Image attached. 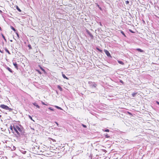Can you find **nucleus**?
I'll use <instances>...</instances> for the list:
<instances>
[{
	"label": "nucleus",
	"instance_id": "1",
	"mask_svg": "<svg viewBox=\"0 0 159 159\" xmlns=\"http://www.w3.org/2000/svg\"><path fill=\"white\" fill-rule=\"evenodd\" d=\"M13 129L17 133V134L19 135L20 133H19V132H21V129L17 125H15L13 126Z\"/></svg>",
	"mask_w": 159,
	"mask_h": 159
},
{
	"label": "nucleus",
	"instance_id": "2",
	"mask_svg": "<svg viewBox=\"0 0 159 159\" xmlns=\"http://www.w3.org/2000/svg\"><path fill=\"white\" fill-rule=\"evenodd\" d=\"M0 107L6 110H8L9 111H11L12 110L11 108H9L7 106L4 104L0 105Z\"/></svg>",
	"mask_w": 159,
	"mask_h": 159
},
{
	"label": "nucleus",
	"instance_id": "3",
	"mask_svg": "<svg viewBox=\"0 0 159 159\" xmlns=\"http://www.w3.org/2000/svg\"><path fill=\"white\" fill-rule=\"evenodd\" d=\"M104 52H105V53L106 54V55L108 57H111V54L107 50H104Z\"/></svg>",
	"mask_w": 159,
	"mask_h": 159
},
{
	"label": "nucleus",
	"instance_id": "4",
	"mask_svg": "<svg viewBox=\"0 0 159 159\" xmlns=\"http://www.w3.org/2000/svg\"><path fill=\"white\" fill-rule=\"evenodd\" d=\"M86 32L90 36L91 38L93 39V36L92 35V34L88 30H86Z\"/></svg>",
	"mask_w": 159,
	"mask_h": 159
},
{
	"label": "nucleus",
	"instance_id": "5",
	"mask_svg": "<svg viewBox=\"0 0 159 159\" xmlns=\"http://www.w3.org/2000/svg\"><path fill=\"white\" fill-rule=\"evenodd\" d=\"M62 75L63 77L64 78L66 79L67 80L69 79L63 73V72H62Z\"/></svg>",
	"mask_w": 159,
	"mask_h": 159
},
{
	"label": "nucleus",
	"instance_id": "6",
	"mask_svg": "<svg viewBox=\"0 0 159 159\" xmlns=\"http://www.w3.org/2000/svg\"><path fill=\"white\" fill-rule=\"evenodd\" d=\"M136 50L139 52H144V51L143 50H142V49H141L140 48H137L136 49Z\"/></svg>",
	"mask_w": 159,
	"mask_h": 159
},
{
	"label": "nucleus",
	"instance_id": "7",
	"mask_svg": "<svg viewBox=\"0 0 159 159\" xmlns=\"http://www.w3.org/2000/svg\"><path fill=\"white\" fill-rule=\"evenodd\" d=\"M57 87L60 90V91H62V89L60 86L57 85Z\"/></svg>",
	"mask_w": 159,
	"mask_h": 159
},
{
	"label": "nucleus",
	"instance_id": "8",
	"mask_svg": "<svg viewBox=\"0 0 159 159\" xmlns=\"http://www.w3.org/2000/svg\"><path fill=\"white\" fill-rule=\"evenodd\" d=\"M13 64H14V66L15 67V68H16V69H17L18 65H17V63H14Z\"/></svg>",
	"mask_w": 159,
	"mask_h": 159
},
{
	"label": "nucleus",
	"instance_id": "9",
	"mask_svg": "<svg viewBox=\"0 0 159 159\" xmlns=\"http://www.w3.org/2000/svg\"><path fill=\"white\" fill-rule=\"evenodd\" d=\"M37 108H40V107L36 103H34L33 104Z\"/></svg>",
	"mask_w": 159,
	"mask_h": 159
},
{
	"label": "nucleus",
	"instance_id": "10",
	"mask_svg": "<svg viewBox=\"0 0 159 159\" xmlns=\"http://www.w3.org/2000/svg\"><path fill=\"white\" fill-rule=\"evenodd\" d=\"M48 139H49V140H52L53 142H56V141L55 139H52L51 138H49Z\"/></svg>",
	"mask_w": 159,
	"mask_h": 159
},
{
	"label": "nucleus",
	"instance_id": "11",
	"mask_svg": "<svg viewBox=\"0 0 159 159\" xmlns=\"http://www.w3.org/2000/svg\"><path fill=\"white\" fill-rule=\"evenodd\" d=\"M11 28L14 32H16V30H15V29L12 26H11Z\"/></svg>",
	"mask_w": 159,
	"mask_h": 159
},
{
	"label": "nucleus",
	"instance_id": "12",
	"mask_svg": "<svg viewBox=\"0 0 159 159\" xmlns=\"http://www.w3.org/2000/svg\"><path fill=\"white\" fill-rule=\"evenodd\" d=\"M5 51H6L7 52V53H8L9 54H11V53H10V52L7 49V48H6V49H5Z\"/></svg>",
	"mask_w": 159,
	"mask_h": 159
},
{
	"label": "nucleus",
	"instance_id": "13",
	"mask_svg": "<svg viewBox=\"0 0 159 159\" xmlns=\"http://www.w3.org/2000/svg\"><path fill=\"white\" fill-rule=\"evenodd\" d=\"M137 93H132V95L133 97H135L136 95L137 94Z\"/></svg>",
	"mask_w": 159,
	"mask_h": 159
},
{
	"label": "nucleus",
	"instance_id": "14",
	"mask_svg": "<svg viewBox=\"0 0 159 159\" xmlns=\"http://www.w3.org/2000/svg\"><path fill=\"white\" fill-rule=\"evenodd\" d=\"M2 36L3 38L4 39V40L6 41V42H7V40L6 39H5V36H4V35L2 34Z\"/></svg>",
	"mask_w": 159,
	"mask_h": 159
},
{
	"label": "nucleus",
	"instance_id": "15",
	"mask_svg": "<svg viewBox=\"0 0 159 159\" xmlns=\"http://www.w3.org/2000/svg\"><path fill=\"white\" fill-rule=\"evenodd\" d=\"M118 62L120 64H121L122 65H123L124 64L123 62L121 61H118Z\"/></svg>",
	"mask_w": 159,
	"mask_h": 159
},
{
	"label": "nucleus",
	"instance_id": "16",
	"mask_svg": "<svg viewBox=\"0 0 159 159\" xmlns=\"http://www.w3.org/2000/svg\"><path fill=\"white\" fill-rule=\"evenodd\" d=\"M121 33L123 35H124L125 37H126V36L124 33V32L123 31H121Z\"/></svg>",
	"mask_w": 159,
	"mask_h": 159
},
{
	"label": "nucleus",
	"instance_id": "17",
	"mask_svg": "<svg viewBox=\"0 0 159 159\" xmlns=\"http://www.w3.org/2000/svg\"><path fill=\"white\" fill-rule=\"evenodd\" d=\"M55 107L56 108H57L58 109H61H61H61V107H58V106H55Z\"/></svg>",
	"mask_w": 159,
	"mask_h": 159
},
{
	"label": "nucleus",
	"instance_id": "18",
	"mask_svg": "<svg viewBox=\"0 0 159 159\" xmlns=\"http://www.w3.org/2000/svg\"><path fill=\"white\" fill-rule=\"evenodd\" d=\"M16 8H17V10H18V11H19V12L21 11V10L17 6Z\"/></svg>",
	"mask_w": 159,
	"mask_h": 159
},
{
	"label": "nucleus",
	"instance_id": "19",
	"mask_svg": "<svg viewBox=\"0 0 159 159\" xmlns=\"http://www.w3.org/2000/svg\"><path fill=\"white\" fill-rule=\"evenodd\" d=\"M28 47L30 49H32V48L31 46V45L30 44H29L28 45Z\"/></svg>",
	"mask_w": 159,
	"mask_h": 159
},
{
	"label": "nucleus",
	"instance_id": "20",
	"mask_svg": "<svg viewBox=\"0 0 159 159\" xmlns=\"http://www.w3.org/2000/svg\"><path fill=\"white\" fill-rule=\"evenodd\" d=\"M105 137L107 138H109L110 137L108 135V134H106L105 135Z\"/></svg>",
	"mask_w": 159,
	"mask_h": 159
},
{
	"label": "nucleus",
	"instance_id": "21",
	"mask_svg": "<svg viewBox=\"0 0 159 159\" xmlns=\"http://www.w3.org/2000/svg\"><path fill=\"white\" fill-rule=\"evenodd\" d=\"M13 127L12 125H11L10 126V129L12 131H13Z\"/></svg>",
	"mask_w": 159,
	"mask_h": 159
},
{
	"label": "nucleus",
	"instance_id": "22",
	"mask_svg": "<svg viewBox=\"0 0 159 159\" xmlns=\"http://www.w3.org/2000/svg\"><path fill=\"white\" fill-rule=\"evenodd\" d=\"M105 132H109V130L108 129H106L104 130Z\"/></svg>",
	"mask_w": 159,
	"mask_h": 159
},
{
	"label": "nucleus",
	"instance_id": "23",
	"mask_svg": "<svg viewBox=\"0 0 159 159\" xmlns=\"http://www.w3.org/2000/svg\"><path fill=\"white\" fill-rule=\"evenodd\" d=\"M97 49L98 51H99L100 52H102V50H101L98 48H97Z\"/></svg>",
	"mask_w": 159,
	"mask_h": 159
},
{
	"label": "nucleus",
	"instance_id": "24",
	"mask_svg": "<svg viewBox=\"0 0 159 159\" xmlns=\"http://www.w3.org/2000/svg\"><path fill=\"white\" fill-rule=\"evenodd\" d=\"M29 118H30L31 120H33V121H34V120H33L32 118V117H31V116H30L29 115Z\"/></svg>",
	"mask_w": 159,
	"mask_h": 159
},
{
	"label": "nucleus",
	"instance_id": "25",
	"mask_svg": "<svg viewBox=\"0 0 159 159\" xmlns=\"http://www.w3.org/2000/svg\"><path fill=\"white\" fill-rule=\"evenodd\" d=\"M48 109H49V110H51V111H54V109H53V108H51V107H49V108H48Z\"/></svg>",
	"mask_w": 159,
	"mask_h": 159
},
{
	"label": "nucleus",
	"instance_id": "26",
	"mask_svg": "<svg viewBox=\"0 0 159 159\" xmlns=\"http://www.w3.org/2000/svg\"><path fill=\"white\" fill-rule=\"evenodd\" d=\"M129 2L128 1H125V4H128L129 3Z\"/></svg>",
	"mask_w": 159,
	"mask_h": 159
},
{
	"label": "nucleus",
	"instance_id": "27",
	"mask_svg": "<svg viewBox=\"0 0 159 159\" xmlns=\"http://www.w3.org/2000/svg\"><path fill=\"white\" fill-rule=\"evenodd\" d=\"M120 83H122V84H124V82H123V81L122 80H120Z\"/></svg>",
	"mask_w": 159,
	"mask_h": 159
},
{
	"label": "nucleus",
	"instance_id": "28",
	"mask_svg": "<svg viewBox=\"0 0 159 159\" xmlns=\"http://www.w3.org/2000/svg\"><path fill=\"white\" fill-rule=\"evenodd\" d=\"M82 126L84 128H86L87 126L84 124H82Z\"/></svg>",
	"mask_w": 159,
	"mask_h": 159
},
{
	"label": "nucleus",
	"instance_id": "29",
	"mask_svg": "<svg viewBox=\"0 0 159 159\" xmlns=\"http://www.w3.org/2000/svg\"><path fill=\"white\" fill-rule=\"evenodd\" d=\"M16 34L17 36V37L18 38H19V35L18 34L17 32H16Z\"/></svg>",
	"mask_w": 159,
	"mask_h": 159
},
{
	"label": "nucleus",
	"instance_id": "30",
	"mask_svg": "<svg viewBox=\"0 0 159 159\" xmlns=\"http://www.w3.org/2000/svg\"><path fill=\"white\" fill-rule=\"evenodd\" d=\"M39 66L41 70H44V69H43V68L40 66L39 65Z\"/></svg>",
	"mask_w": 159,
	"mask_h": 159
},
{
	"label": "nucleus",
	"instance_id": "31",
	"mask_svg": "<svg viewBox=\"0 0 159 159\" xmlns=\"http://www.w3.org/2000/svg\"><path fill=\"white\" fill-rule=\"evenodd\" d=\"M42 104L43 105H47V104H46L43 102H42Z\"/></svg>",
	"mask_w": 159,
	"mask_h": 159
},
{
	"label": "nucleus",
	"instance_id": "32",
	"mask_svg": "<svg viewBox=\"0 0 159 159\" xmlns=\"http://www.w3.org/2000/svg\"><path fill=\"white\" fill-rule=\"evenodd\" d=\"M40 74H41V72L40 71V70H36Z\"/></svg>",
	"mask_w": 159,
	"mask_h": 159
},
{
	"label": "nucleus",
	"instance_id": "33",
	"mask_svg": "<svg viewBox=\"0 0 159 159\" xmlns=\"http://www.w3.org/2000/svg\"><path fill=\"white\" fill-rule=\"evenodd\" d=\"M55 123H56V124H57V125L58 126H59V124H58V123L56 122H55Z\"/></svg>",
	"mask_w": 159,
	"mask_h": 159
},
{
	"label": "nucleus",
	"instance_id": "34",
	"mask_svg": "<svg viewBox=\"0 0 159 159\" xmlns=\"http://www.w3.org/2000/svg\"><path fill=\"white\" fill-rule=\"evenodd\" d=\"M156 102L157 103V104H158V105H159V102H158V101H156Z\"/></svg>",
	"mask_w": 159,
	"mask_h": 159
},
{
	"label": "nucleus",
	"instance_id": "35",
	"mask_svg": "<svg viewBox=\"0 0 159 159\" xmlns=\"http://www.w3.org/2000/svg\"><path fill=\"white\" fill-rule=\"evenodd\" d=\"M0 52L1 53H3L4 52H3V51H2V50H0Z\"/></svg>",
	"mask_w": 159,
	"mask_h": 159
},
{
	"label": "nucleus",
	"instance_id": "36",
	"mask_svg": "<svg viewBox=\"0 0 159 159\" xmlns=\"http://www.w3.org/2000/svg\"><path fill=\"white\" fill-rule=\"evenodd\" d=\"M129 31L130 32H131L132 33H133L134 32L132 31V30H129Z\"/></svg>",
	"mask_w": 159,
	"mask_h": 159
},
{
	"label": "nucleus",
	"instance_id": "37",
	"mask_svg": "<svg viewBox=\"0 0 159 159\" xmlns=\"http://www.w3.org/2000/svg\"><path fill=\"white\" fill-rule=\"evenodd\" d=\"M7 70H11V69L10 68H9V67H8Z\"/></svg>",
	"mask_w": 159,
	"mask_h": 159
},
{
	"label": "nucleus",
	"instance_id": "38",
	"mask_svg": "<svg viewBox=\"0 0 159 159\" xmlns=\"http://www.w3.org/2000/svg\"><path fill=\"white\" fill-rule=\"evenodd\" d=\"M9 71L10 72H12V70H9Z\"/></svg>",
	"mask_w": 159,
	"mask_h": 159
},
{
	"label": "nucleus",
	"instance_id": "39",
	"mask_svg": "<svg viewBox=\"0 0 159 159\" xmlns=\"http://www.w3.org/2000/svg\"><path fill=\"white\" fill-rule=\"evenodd\" d=\"M96 86V84H94V87H95Z\"/></svg>",
	"mask_w": 159,
	"mask_h": 159
},
{
	"label": "nucleus",
	"instance_id": "40",
	"mask_svg": "<svg viewBox=\"0 0 159 159\" xmlns=\"http://www.w3.org/2000/svg\"><path fill=\"white\" fill-rule=\"evenodd\" d=\"M100 25H102L101 22H100Z\"/></svg>",
	"mask_w": 159,
	"mask_h": 159
},
{
	"label": "nucleus",
	"instance_id": "41",
	"mask_svg": "<svg viewBox=\"0 0 159 159\" xmlns=\"http://www.w3.org/2000/svg\"><path fill=\"white\" fill-rule=\"evenodd\" d=\"M143 22L144 23H145V21L144 20H143Z\"/></svg>",
	"mask_w": 159,
	"mask_h": 159
},
{
	"label": "nucleus",
	"instance_id": "42",
	"mask_svg": "<svg viewBox=\"0 0 159 159\" xmlns=\"http://www.w3.org/2000/svg\"><path fill=\"white\" fill-rule=\"evenodd\" d=\"M10 41L11 42H12V40H10Z\"/></svg>",
	"mask_w": 159,
	"mask_h": 159
},
{
	"label": "nucleus",
	"instance_id": "43",
	"mask_svg": "<svg viewBox=\"0 0 159 159\" xmlns=\"http://www.w3.org/2000/svg\"><path fill=\"white\" fill-rule=\"evenodd\" d=\"M128 113H129V114H131L130 113H129V112H128Z\"/></svg>",
	"mask_w": 159,
	"mask_h": 159
},
{
	"label": "nucleus",
	"instance_id": "44",
	"mask_svg": "<svg viewBox=\"0 0 159 159\" xmlns=\"http://www.w3.org/2000/svg\"><path fill=\"white\" fill-rule=\"evenodd\" d=\"M67 75H70V74H66Z\"/></svg>",
	"mask_w": 159,
	"mask_h": 159
},
{
	"label": "nucleus",
	"instance_id": "45",
	"mask_svg": "<svg viewBox=\"0 0 159 159\" xmlns=\"http://www.w3.org/2000/svg\"><path fill=\"white\" fill-rule=\"evenodd\" d=\"M1 50L0 49V51Z\"/></svg>",
	"mask_w": 159,
	"mask_h": 159
}]
</instances>
